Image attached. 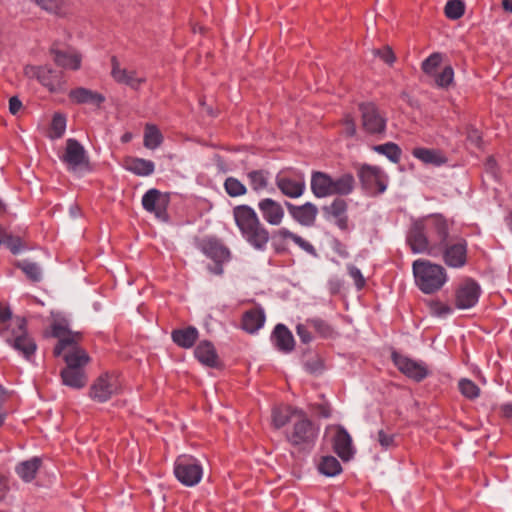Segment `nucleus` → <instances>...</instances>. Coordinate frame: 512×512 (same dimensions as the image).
<instances>
[{
    "label": "nucleus",
    "instance_id": "45",
    "mask_svg": "<svg viewBox=\"0 0 512 512\" xmlns=\"http://www.w3.org/2000/svg\"><path fill=\"white\" fill-rule=\"evenodd\" d=\"M307 325L314 328L315 331L323 338L332 337L334 334L333 328L324 320L319 318L308 319Z\"/></svg>",
    "mask_w": 512,
    "mask_h": 512
},
{
    "label": "nucleus",
    "instance_id": "48",
    "mask_svg": "<svg viewBox=\"0 0 512 512\" xmlns=\"http://www.w3.org/2000/svg\"><path fill=\"white\" fill-rule=\"evenodd\" d=\"M453 80L454 70L451 66H446L439 74H435V83L440 88H448Z\"/></svg>",
    "mask_w": 512,
    "mask_h": 512
},
{
    "label": "nucleus",
    "instance_id": "27",
    "mask_svg": "<svg viewBox=\"0 0 512 512\" xmlns=\"http://www.w3.org/2000/svg\"><path fill=\"white\" fill-rule=\"evenodd\" d=\"M123 167L138 176H149L155 170V165L151 160L136 157H126Z\"/></svg>",
    "mask_w": 512,
    "mask_h": 512
},
{
    "label": "nucleus",
    "instance_id": "40",
    "mask_svg": "<svg viewBox=\"0 0 512 512\" xmlns=\"http://www.w3.org/2000/svg\"><path fill=\"white\" fill-rule=\"evenodd\" d=\"M16 266L23 271L30 281L40 282L42 280V271L37 263L29 260H22L17 262Z\"/></svg>",
    "mask_w": 512,
    "mask_h": 512
},
{
    "label": "nucleus",
    "instance_id": "29",
    "mask_svg": "<svg viewBox=\"0 0 512 512\" xmlns=\"http://www.w3.org/2000/svg\"><path fill=\"white\" fill-rule=\"evenodd\" d=\"M69 97L78 104H92L95 106H100L105 101L102 94L84 87L71 90Z\"/></svg>",
    "mask_w": 512,
    "mask_h": 512
},
{
    "label": "nucleus",
    "instance_id": "43",
    "mask_svg": "<svg viewBox=\"0 0 512 512\" xmlns=\"http://www.w3.org/2000/svg\"><path fill=\"white\" fill-rule=\"evenodd\" d=\"M36 4L43 10L56 15L65 14L64 0H35Z\"/></svg>",
    "mask_w": 512,
    "mask_h": 512
},
{
    "label": "nucleus",
    "instance_id": "53",
    "mask_svg": "<svg viewBox=\"0 0 512 512\" xmlns=\"http://www.w3.org/2000/svg\"><path fill=\"white\" fill-rule=\"evenodd\" d=\"M377 440H378L379 444L385 449L395 446L394 435L387 434L384 430L378 431Z\"/></svg>",
    "mask_w": 512,
    "mask_h": 512
},
{
    "label": "nucleus",
    "instance_id": "3",
    "mask_svg": "<svg viewBox=\"0 0 512 512\" xmlns=\"http://www.w3.org/2000/svg\"><path fill=\"white\" fill-rule=\"evenodd\" d=\"M413 274L416 285L425 294L439 291L448 280L445 268L428 260H415Z\"/></svg>",
    "mask_w": 512,
    "mask_h": 512
},
{
    "label": "nucleus",
    "instance_id": "57",
    "mask_svg": "<svg viewBox=\"0 0 512 512\" xmlns=\"http://www.w3.org/2000/svg\"><path fill=\"white\" fill-rule=\"evenodd\" d=\"M431 310H432L433 314H435L437 316H444V315L449 314L452 309L449 306L444 305L442 303L434 302L431 304Z\"/></svg>",
    "mask_w": 512,
    "mask_h": 512
},
{
    "label": "nucleus",
    "instance_id": "28",
    "mask_svg": "<svg viewBox=\"0 0 512 512\" xmlns=\"http://www.w3.org/2000/svg\"><path fill=\"white\" fill-rule=\"evenodd\" d=\"M275 182L282 194L290 198L300 197L305 190V183L303 181H295L288 177L277 175Z\"/></svg>",
    "mask_w": 512,
    "mask_h": 512
},
{
    "label": "nucleus",
    "instance_id": "25",
    "mask_svg": "<svg viewBox=\"0 0 512 512\" xmlns=\"http://www.w3.org/2000/svg\"><path fill=\"white\" fill-rule=\"evenodd\" d=\"M271 339L275 347L284 353H289L294 349V337L289 329L283 324H277L275 326Z\"/></svg>",
    "mask_w": 512,
    "mask_h": 512
},
{
    "label": "nucleus",
    "instance_id": "7",
    "mask_svg": "<svg viewBox=\"0 0 512 512\" xmlns=\"http://www.w3.org/2000/svg\"><path fill=\"white\" fill-rule=\"evenodd\" d=\"M318 429L302 412L293 423L292 430L287 434L288 441L294 446L313 444L317 438Z\"/></svg>",
    "mask_w": 512,
    "mask_h": 512
},
{
    "label": "nucleus",
    "instance_id": "41",
    "mask_svg": "<svg viewBox=\"0 0 512 512\" xmlns=\"http://www.w3.org/2000/svg\"><path fill=\"white\" fill-rule=\"evenodd\" d=\"M373 150L379 154L385 155L393 163H398L401 157L400 147L393 142L376 145L373 147Z\"/></svg>",
    "mask_w": 512,
    "mask_h": 512
},
{
    "label": "nucleus",
    "instance_id": "12",
    "mask_svg": "<svg viewBox=\"0 0 512 512\" xmlns=\"http://www.w3.org/2000/svg\"><path fill=\"white\" fill-rule=\"evenodd\" d=\"M169 200L168 194L152 188L143 195L142 205L146 211L154 213L158 219L166 220Z\"/></svg>",
    "mask_w": 512,
    "mask_h": 512
},
{
    "label": "nucleus",
    "instance_id": "49",
    "mask_svg": "<svg viewBox=\"0 0 512 512\" xmlns=\"http://www.w3.org/2000/svg\"><path fill=\"white\" fill-rule=\"evenodd\" d=\"M442 62V54L433 53L422 62V70L428 75H435L436 69Z\"/></svg>",
    "mask_w": 512,
    "mask_h": 512
},
{
    "label": "nucleus",
    "instance_id": "42",
    "mask_svg": "<svg viewBox=\"0 0 512 512\" xmlns=\"http://www.w3.org/2000/svg\"><path fill=\"white\" fill-rule=\"evenodd\" d=\"M224 189L230 197H239L247 193L246 186L235 177L226 178Z\"/></svg>",
    "mask_w": 512,
    "mask_h": 512
},
{
    "label": "nucleus",
    "instance_id": "59",
    "mask_svg": "<svg viewBox=\"0 0 512 512\" xmlns=\"http://www.w3.org/2000/svg\"><path fill=\"white\" fill-rule=\"evenodd\" d=\"M12 318V311L9 307L0 304V324H5Z\"/></svg>",
    "mask_w": 512,
    "mask_h": 512
},
{
    "label": "nucleus",
    "instance_id": "33",
    "mask_svg": "<svg viewBox=\"0 0 512 512\" xmlns=\"http://www.w3.org/2000/svg\"><path fill=\"white\" fill-rule=\"evenodd\" d=\"M412 155L423 163L434 166H440L447 161L443 153L436 149L415 148L412 151Z\"/></svg>",
    "mask_w": 512,
    "mask_h": 512
},
{
    "label": "nucleus",
    "instance_id": "44",
    "mask_svg": "<svg viewBox=\"0 0 512 512\" xmlns=\"http://www.w3.org/2000/svg\"><path fill=\"white\" fill-rule=\"evenodd\" d=\"M444 11L447 18L456 20L464 14L465 5L461 0H449L445 5Z\"/></svg>",
    "mask_w": 512,
    "mask_h": 512
},
{
    "label": "nucleus",
    "instance_id": "4",
    "mask_svg": "<svg viewBox=\"0 0 512 512\" xmlns=\"http://www.w3.org/2000/svg\"><path fill=\"white\" fill-rule=\"evenodd\" d=\"M6 343L29 360L36 351V343L26 330V320L16 318L12 324L0 329Z\"/></svg>",
    "mask_w": 512,
    "mask_h": 512
},
{
    "label": "nucleus",
    "instance_id": "58",
    "mask_svg": "<svg viewBox=\"0 0 512 512\" xmlns=\"http://www.w3.org/2000/svg\"><path fill=\"white\" fill-rule=\"evenodd\" d=\"M22 108V102L18 97L13 96L9 100V111L11 114L16 115Z\"/></svg>",
    "mask_w": 512,
    "mask_h": 512
},
{
    "label": "nucleus",
    "instance_id": "35",
    "mask_svg": "<svg viewBox=\"0 0 512 512\" xmlns=\"http://www.w3.org/2000/svg\"><path fill=\"white\" fill-rule=\"evenodd\" d=\"M274 238L276 239H279V240H286V239H290L292 240L296 245H298L301 249H303L305 252L315 256L316 255V250L314 248V246L304 240L302 237H300L299 235L291 232L289 229L287 228H280L278 229L277 231L274 232Z\"/></svg>",
    "mask_w": 512,
    "mask_h": 512
},
{
    "label": "nucleus",
    "instance_id": "22",
    "mask_svg": "<svg viewBox=\"0 0 512 512\" xmlns=\"http://www.w3.org/2000/svg\"><path fill=\"white\" fill-rule=\"evenodd\" d=\"M358 177L365 189H372L377 186L381 193L386 190V185L382 180L383 172L379 167L362 165L358 170Z\"/></svg>",
    "mask_w": 512,
    "mask_h": 512
},
{
    "label": "nucleus",
    "instance_id": "9",
    "mask_svg": "<svg viewBox=\"0 0 512 512\" xmlns=\"http://www.w3.org/2000/svg\"><path fill=\"white\" fill-rule=\"evenodd\" d=\"M120 389L118 377L114 374L104 373L92 383L89 396L92 400L103 403L118 394Z\"/></svg>",
    "mask_w": 512,
    "mask_h": 512
},
{
    "label": "nucleus",
    "instance_id": "46",
    "mask_svg": "<svg viewBox=\"0 0 512 512\" xmlns=\"http://www.w3.org/2000/svg\"><path fill=\"white\" fill-rule=\"evenodd\" d=\"M0 232H1L0 238L2 240V243H4L13 254H17L22 250L23 245H22V240L20 237L7 234L1 226H0Z\"/></svg>",
    "mask_w": 512,
    "mask_h": 512
},
{
    "label": "nucleus",
    "instance_id": "60",
    "mask_svg": "<svg viewBox=\"0 0 512 512\" xmlns=\"http://www.w3.org/2000/svg\"><path fill=\"white\" fill-rule=\"evenodd\" d=\"M345 131L349 136H354L356 133V125L354 119L350 116H347L345 119Z\"/></svg>",
    "mask_w": 512,
    "mask_h": 512
},
{
    "label": "nucleus",
    "instance_id": "26",
    "mask_svg": "<svg viewBox=\"0 0 512 512\" xmlns=\"http://www.w3.org/2000/svg\"><path fill=\"white\" fill-rule=\"evenodd\" d=\"M332 177L321 171H314L311 175V190L317 198L331 196Z\"/></svg>",
    "mask_w": 512,
    "mask_h": 512
},
{
    "label": "nucleus",
    "instance_id": "5",
    "mask_svg": "<svg viewBox=\"0 0 512 512\" xmlns=\"http://www.w3.org/2000/svg\"><path fill=\"white\" fill-rule=\"evenodd\" d=\"M424 227L429 235L431 243L441 247L448 242L453 222L441 214H432L422 218Z\"/></svg>",
    "mask_w": 512,
    "mask_h": 512
},
{
    "label": "nucleus",
    "instance_id": "38",
    "mask_svg": "<svg viewBox=\"0 0 512 512\" xmlns=\"http://www.w3.org/2000/svg\"><path fill=\"white\" fill-rule=\"evenodd\" d=\"M163 142L161 131L154 124H146L144 130V146L148 149H156Z\"/></svg>",
    "mask_w": 512,
    "mask_h": 512
},
{
    "label": "nucleus",
    "instance_id": "11",
    "mask_svg": "<svg viewBox=\"0 0 512 512\" xmlns=\"http://www.w3.org/2000/svg\"><path fill=\"white\" fill-rule=\"evenodd\" d=\"M444 263L451 268H461L467 263V241L463 238L450 239L439 247Z\"/></svg>",
    "mask_w": 512,
    "mask_h": 512
},
{
    "label": "nucleus",
    "instance_id": "52",
    "mask_svg": "<svg viewBox=\"0 0 512 512\" xmlns=\"http://www.w3.org/2000/svg\"><path fill=\"white\" fill-rule=\"evenodd\" d=\"M373 53L376 56H379L388 65H392L395 62L396 57L389 46H386L383 49H376Z\"/></svg>",
    "mask_w": 512,
    "mask_h": 512
},
{
    "label": "nucleus",
    "instance_id": "50",
    "mask_svg": "<svg viewBox=\"0 0 512 512\" xmlns=\"http://www.w3.org/2000/svg\"><path fill=\"white\" fill-rule=\"evenodd\" d=\"M66 129V118L63 115L55 114L52 119L51 132L52 137L60 138Z\"/></svg>",
    "mask_w": 512,
    "mask_h": 512
},
{
    "label": "nucleus",
    "instance_id": "2",
    "mask_svg": "<svg viewBox=\"0 0 512 512\" xmlns=\"http://www.w3.org/2000/svg\"><path fill=\"white\" fill-rule=\"evenodd\" d=\"M232 214L242 238L256 251L264 252L270 240V233L256 211L251 206L242 204L235 206Z\"/></svg>",
    "mask_w": 512,
    "mask_h": 512
},
{
    "label": "nucleus",
    "instance_id": "62",
    "mask_svg": "<svg viewBox=\"0 0 512 512\" xmlns=\"http://www.w3.org/2000/svg\"><path fill=\"white\" fill-rule=\"evenodd\" d=\"M501 411L505 418L512 419V403L502 405Z\"/></svg>",
    "mask_w": 512,
    "mask_h": 512
},
{
    "label": "nucleus",
    "instance_id": "15",
    "mask_svg": "<svg viewBox=\"0 0 512 512\" xmlns=\"http://www.w3.org/2000/svg\"><path fill=\"white\" fill-rule=\"evenodd\" d=\"M201 251L216 264L215 273H222L221 263L228 261L230 258L229 249L215 238H207L201 242Z\"/></svg>",
    "mask_w": 512,
    "mask_h": 512
},
{
    "label": "nucleus",
    "instance_id": "19",
    "mask_svg": "<svg viewBox=\"0 0 512 512\" xmlns=\"http://www.w3.org/2000/svg\"><path fill=\"white\" fill-rule=\"evenodd\" d=\"M258 209L266 223L279 226L285 216L282 205L272 198H264L258 202Z\"/></svg>",
    "mask_w": 512,
    "mask_h": 512
},
{
    "label": "nucleus",
    "instance_id": "16",
    "mask_svg": "<svg viewBox=\"0 0 512 512\" xmlns=\"http://www.w3.org/2000/svg\"><path fill=\"white\" fill-rule=\"evenodd\" d=\"M111 65V75L113 79L120 84H125L134 90H138L140 86L146 82V78L139 75L137 71L121 68L115 56L111 58Z\"/></svg>",
    "mask_w": 512,
    "mask_h": 512
},
{
    "label": "nucleus",
    "instance_id": "51",
    "mask_svg": "<svg viewBox=\"0 0 512 512\" xmlns=\"http://www.w3.org/2000/svg\"><path fill=\"white\" fill-rule=\"evenodd\" d=\"M289 421L288 414L284 413L281 409H274L272 412V423L275 428L279 429L285 426Z\"/></svg>",
    "mask_w": 512,
    "mask_h": 512
},
{
    "label": "nucleus",
    "instance_id": "37",
    "mask_svg": "<svg viewBox=\"0 0 512 512\" xmlns=\"http://www.w3.org/2000/svg\"><path fill=\"white\" fill-rule=\"evenodd\" d=\"M246 176L253 191L258 192L268 187L270 178L269 171L264 169L252 170L249 171Z\"/></svg>",
    "mask_w": 512,
    "mask_h": 512
},
{
    "label": "nucleus",
    "instance_id": "63",
    "mask_svg": "<svg viewBox=\"0 0 512 512\" xmlns=\"http://www.w3.org/2000/svg\"><path fill=\"white\" fill-rule=\"evenodd\" d=\"M503 9L512 13V0H502Z\"/></svg>",
    "mask_w": 512,
    "mask_h": 512
},
{
    "label": "nucleus",
    "instance_id": "39",
    "mask_svg": "<svg viewBox=\"0 0 512 512\" xmlns=\"http://www.w3.org/2000/svg\"><path fill=\"white\" fill-rule=\"evenodd\" d=\"M318 470L325 476L333 477L342 471V467L335 457L325 456L319 462Z\"/></svg>",
    "mask_w": 512,
    "mask_h": 512
},
{
    "label": "nucleus",
    "instance_id": "14",
    "mask_svg": "<svg viewBox=\"0 0 512 512\" xmlns=\"http://www.w3.org/2000/svg\"><path fill=\"white\" fill-rule=\"evenodd\" d=\"M63 161L72 171H78L88 167V158L84 147L75 139H68Z\"/></svg>",
    "mask_w": 512,
    "mask_h": 512
},
{
    "label": "nucleus",
    "instance_id": "18",
    "mask_svg": "<svg viewBox=\"0 0 512 512\" xmlns=\"http://www.w3.org/2000/svg\"><path fill=\"white\" fill-rule=\"evenodd\" d=\"M480 286L472 279H467L456 291V306L468 309L476 305L480 296Z\"/></svg>",
    "mask_w": 512,
    "mask_h": 512
},
{
    "label": "nucleus",
    "instance_id": "30",
    "mask_svg": "<svg viewBox=\"0 0 512 512\" xmlns=\"http://www.w3.org/2000/svg\"><path fill=\"white\" fill-rule=\"evenodd\" d=\"M347 202L342 198H336L329 206L323 208L324 212L336 219L337 226L345 230L348 225Z\"/></svg>",
    "mask_w": 512,
    "mask_h": 512
},
{
    "label": "nucleus",
    "instance_id": "61",
    "mask_svg": "<svg viewBox=\"0 0 512 512\" xmlns=\"http://www.w3.org/2000/svg\"><path fill=\"white\" fill-rule=\"evenodd\" d=\"M485 169L491 174H496V161L493 157H488L485 162Z\"/></svg>",
    "mask_w": 512,
    "mask_h": 512
},
{
    "label": "nucleus",
    "instance_id": "23",
    "mask_svg": "<svg viewBox=\"0 0 512 512\" xmlns=\"http://www.w3.org/2000/svg\"><path fill=\"white\" fill-rule=\"evenodd\" d=\"M194 355L200 363L207 367L217 368L220 366L218 354L210 341L199 342L194 350Z\"/></svg>",
    "mask_w": 512,
    "mask_h": 512
},
{
    "label": "nucleus",
    "instance_id": "55",
    "mask_svg": "<svg viewBox=\"0 0 512 512\" xmlns=\"http://www.w3.org/2000/svg\"><path fill=\"white\" fill-rule=\"evenodd\" d=\"M308 327H310V326L307 325V323L306 324H298L296 326L297 335L299 336L300 340L305 344L311 342V340H312V336L308 330Z\"/></svg>",
    "mask_w": 512,
    "mask_h": 512
},
{
    "label": "nucleus",
    "instance_id": "17",
    "mask_svg": "<svg viewBox=\"0 0 512 512\" xmlns=\"http://www.w3.org/2000/svg\"><path fill=\"white\" fill-rule=\"evenodd\" d=\"M26 73H31L38 81L51 92L59 91L63 85L62 73L47 66L27 68Z\"/></svg>",
    "mask_w": 512,
    "mask_h": 512
},
{
    "label": "nucleus",
    "instance_id": "21",
    "mask_svg": "<svg viewBox=\"0 0 512 512\" xmlns=\"http://www.w3.org/2000/svg\"><path fill=\"white\" fill-rule=\"evenodd\" d=\"M333 449L343 461H349L353 457L355 450L352 438L345 428L338 427L336 429L333 436Z\"/></svg>",
    "mask_w": 512,
    "mask_h": 512
},
{
    "label": "nucleus",
    "instance_id": "10",
    "mask_svg": "<svg viewBox=\"0 0 512 512\" xmlns=\"http://www.w3.org/2000/svg\"><path fill=\"white\" fill-rule=\"evenodd\" d=\"M359 110L362 128L366 133L375 135L385 132L387 119L374 103H361Z\"/></svg>",
    "mask_w": 512,
    "mask_h": 512
},
{
    "label": "nucleus",
    "instance_id": "54",
    "mask_svg": "<svg viewBox=\"0 0 512 512\" xmlns=\"http://www.w3.org/2000/svg\"><path fill=\"white\" fill-rule=\"evenodd\" d=\"M348 272H349V275L351 276V278L354 280V283L357 286V288L358 289L363 288L365 285V280H364V277H363L361 271L357 267H355L353 265H349Z\"/></svg>",
    "mask_w": 512,
    "mask_h": 512
},
{
    "label": "nucleus",
    "instance_id": "1",
    "mask_svg": "<svg viewBox=\"0 0 512 512\" xmlns=\"http://www.w3.org/2000/svg\"><path fill=\"white\" fill-rule=\"evenodd\" d=\"M53 335L59 339L54 348L56 356L63 355L67 366L61 371L63 384L74 389H81L87 383L83 367L89 362L88 354L77 345L76 336L71 335L61 325L53 327Z\"/></svg>",
    "mask_w": 512,
    "mask_h": 512
},
{
    "label": "nucleus",
    "instance_id": "47",
    "mask_svg": "<svg viewBox=\"0 0 512 512\" xmlns=\"http://www.w3.org/2000/svg\"><path fill=\"white\" fill-rule=\"evenodd\" d=\"M459 389L462 395L468 399H476L480 394L479 387L469 379H461Z\"/></svg>",
    "mask_w": 512,
    "mask_h": 512
},
{
    "label": "nucleus",
    "instance_id": "13",
    "mask_svg": "<svg viewBox=\"0 0 512 512\" xmlns=\"http://www.w3.org/2000/svg\"><path fill=\"white\" fill-rule=\"evenodd\" d=\"M396 367L407 377L420 382L428 375V368L423 362H418L398 353L392 354Z\"/></svg>",
    "mask_w": 512,
    "mask_h": 512
},
{
    "label": "nucleus",
    "instance_id": "20",
    "mask_svg": "<svg viewBox=\"0 0 512 512\" xmlns=\"http://www.w3.org/2000/svg\"><path fill=\"white\" fill-rule=\"evenodd\" d=\"M285 205L292 218L301 225L312 226L314 224L318 209L313 203L306 202L303 205L296 206L290 202H285Z\"/></svg>",
    "mask_w": 512,
    "mask_h": 512
},
{
    "label": "nucleus",
    "instance_id": "8",
    "mask_svg": "<svg viewBox=\"0 0 512 512\" xmlns=\"http://www.w3.org/2000/svg\"><path fill=\"white\" fill-rule=\"evenodd\" d=\"M174 473L182 484L194 486L200 482L203 470L197 459L182 455L175 462Z\"/></svg>",
    "mask_w": 512,
    "mask_h": 512
},
{
    "label": "nucleus",
    "instance_id": "34",
    "mask_svg": "<svg viewBox=\"0 0 512 512\" xmlns=\"http://www.w3.org/2000/svg\"><path fill=\"white\" fill-rule=\"evenodd\" d=\"M172 340L180 347L188 349L191 348L197 338H198V330L193 327L189 326L185 329H177L174 330L171 334Z\"/></svg>",
    "mask_w": 512,
    "mask_h": 512
},
{
    "label": "nucleus",
    "instance_id": "36",
    "mask_svg": "<svg viewBox=\"0 0 512 512\" xmlns=\"http://www.w3.org/2000/svg\"><path fill=\"white\" fill-rule=\"evenodd\" d=\"M41 459L33 457L27 461H23L16 466V473L25 482H30L35 478V475L40 468Z\"/></svg>",
    "mask_w": 512,
    "mask_h": 512
},
{
    "label": "nucleus",
    "instance_id": "64",
    "mask_svg": "<svg viewBox=\"0 0 512 512\" xmlns=\"http://www.w3.org/2000/svg\"><path fill=\"white\" fill-rule=\"evenodd\" d=\"M70 213L73 217H77L80 214V209L77 205H73L70 208Z\"/></svg>",
    "mask_w": 512,
    "mask_h": 512
},
{
    "label": "nucleus",
    "instance_id": "56",
    "mask_svg": "<svg viewBox=\"0 0 512 512\" xmlns=\"http://www.w3.org/2000/svg\"><path fill=\"white\" fill-rule=\"evenodd\" d=\"M467 140L471 144L479 147L481 145V142H482L481 133L476 128L470 127L467 130Z\"/></svg>",
    "mask_w": 512,
    "mask_h": 512
},
{
    "label": "nucleus",
    "instance_id": "6",
    "mask_svg": "<svg viewBox=\"0 0 512 512\" xmlns=\"http://www.w3.org/2000/svg\"><path fill=\"white\" fill-rule=\"evenodd\" d=\"M407 242L414 253H427L434 257L440 255V248L431 243L422 218L412 224Z\"/></svg>",
    "mask_w": 512,
    "mask_h": 512
},
{
    "label": "nucleus",
    "instance_id": "31",
    "mask_svg": "<svg viewBox=\"0 0 512 512\" xmlns=\"http://www.w3.org/2000/svg\"><path fill=\"white\" fill-rule=\"evenodd\" d=\"M265 322V314L263 309L254 308L244 313L242 317V328L248 333L258 331Z\"/></svg>",
    "mask_w": 512,
    "mask_h": 512
},
{
    "label": "nucleus",
    "instance_id": "32",
    "mask_svg": "<svg viewBox=\"0 0 512 512\" xmlns=\"http://www.w3.org/2000/svg\"><path fill=\"white\" fill-rule=\"evenodd\" d=\"M331 196H346L352 193L355 187V179L351 173H344L338 178H332Z\"/></svg>",
    "mask_w": 512,
    "mask_h": 512
},
{
    "label": "nucleus",
    "instance_id": "24",
    "mask_svg": "<svg viewBox=\"0 0 512 512\" xmlns=\"http://www.w3.org/2000/svg\"><path fill=\"white\" fill-rule=\"evenodd\" d=\"M54 55V62L65 69L78 70L81 66L82 57L74 50H59L54 46L51 48Z\"/></svg>",
    "mask_w": 512,
    "mask_h": 512
}]
</instances>
